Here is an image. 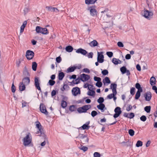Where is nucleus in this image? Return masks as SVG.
Masks as SVG:
<instances>
[{"label":"nucleus","mask_w":157,"mask_h":157,"mask_svg":"<svg viewBox=\"0 0 157 157\" xmlns=\"http://www.w3.org/2000/svg\"><path fill=\"white\" fill-rule=\"evenodd\" d=\"M22 141L23 144L25 146H27L29 145L31 143L32 141V136L30 133H28L23 138Z\"/></svg>","instance_id":"f257e3e1"},{"label":"nucleus","mask_w":157,"mask_h":157,"mask_svg":"<svg viewBox=\"0 0 157 157\" xmlns=\"http://www.w3.org/2000/svg\"><path fill=\"white\" fill-rule=\"evenodd\" d=\"M76 138H78L80 139L82 144H84L88 143L89 139L86 135H84L82 134H79Z\"/></svg>","instance_id":"f03ea898"},{"label":"nucleus","mask_w":157,"mask_h":157,"mask_svg":"<svg viewBox=\"0 0 157 157\" xmlns=\"http://www.w3.org/2000/svg\"><path fill=\"white\" fill-rule=\"evenodd\" d=\"M36 31L37 33H41L43 34L46 35L48 33L46 28H43L39 26L36 27Z\"/></svg>","instance_id":"7ed1b4c3"},{"label":"nucleus","mask_w":157,"mask_h":157,"mask_svg":"<svg viewBox=\"0 0 157 157\" xmlns=\"http://www.w3.org/2000/svg\"><path fill=\"white\" fill-rule=\"evenodd\" d=\"M91 108L90 105H85L82 107L78 108L77 109V111L79 113H86L89 109Z\"/></svg>","instance_id":"20e7f679"},{"label":"nucleus","mask_w":157,"mask_h":157,"mask_svg":"<svg viewBox=\"0 0 157 157\" xmlns=\"http://www.w3.org/2000/svg\"><path fill=\"white\" fill-rule=\"evenodd\" d=\"M153 13L152 11L144 9V16L148 20H150L152 18Z\"/></svg>","instance_id":"39448f33"},{"label":"nucleus","mask_w":157,"mask_h":157,"mask_svg":"<svg viewBox=\"0 0 157 157\" xmlns=\"http://www.w3.org/2000/svg\"><path fill=\"white\" fill-rule=\"evenodd\" d=\"M87 10L90 12V14L92 16L96 15L97 12L95 9V6H92L88 7Z\"/></svg>","instance_id":"423d86ee"},{"label":"nucleus","mask_w":157,"mask_h":157,"mask_svg":"<svg viewBox=\"0 0 157 157\" xmlns=\"http://www.w3.org/2000/svg\"><path fill=\"white\" fill-rule=\"evenodd\" d=\"M34 55V53L32 51L28 50L26 53L25 56L27 59L29 60L32 59Z\"/></svg>","instance_id":"0eeeda50"},{"label":"nucleus","mask_w":157,"mask_h":157,"mask_svg":"<svg viewBox=\"0 0 157 157\" xmlns=\"http://www.w3.org/2000/svg\"><path fill=\"white\" fill-rule=\"evenodd\" d=\"M103 53V52H101L100 53L98 52L97 61L99 63H102L104 61V56Z\"/></svg>","instance_id":"6e6552de"},{"label":"nucleus","mask_w":157,"mask_h":157,"mask_svg":"<svg viewBox=\"0 0 157 157\" xmlns=\"http://www.w3.org/2000/svg\"><path fill=\"white\" fill-rule=\"evenodd\" d=\"M36 126L38 129V131L36 132V134L40 133V136H42L44 133H43V129L41 128V126L39 122H36Z\"/></svg>","instance_id":"1a4fd4ad"},{"label":"nucleus","mask_w":157,"mask_h":157,"mask_svg":"<svg viewBox=\"0 0 157 157\" xmlns=\"http://www.w3.org/2000/svg\"><path fill=\"white\" fill-rule=\"evenodd\" d=\"M114 112L115 113L114 114L113 117L115 118H117L119 116L122 112L121 111V110L120 108L119 107H116L115 109Z\"/></svg>","instance_id":"9d476101"},{"label":"nucleus","mask_w":157,"mask_h":157,"mask_svg":"<svg viewBox=\"0 0 157 157\" xmlns=\"http://www.w3.org/2000/svg\"><path fill=\"white\" fill-rule=\"evenodd\" d=\"M90 78L89 75L83 74L81 75L80 79L82 82H85L88 80Z\"/></svg>","instance_id":"9b49d317"},{"label":"nucleus","mask_w":157,"mask_h":157,"mask_svg":"<svg viewBox=\"0 0 157 157\" xmlns=\"http://www.w3.org/2000/svg\"><path fill=\"white\" fill-rule=\"evenodd\" d=\"M72 92L74 95L76 96L78 94H80V90L79 88L75 87L72 89Z\"/></svg>","instance_id":"f8f14e48"},{"label":"nucleus","mask_w":157,"mask_h":157,"mask_svg":"<svg viewBox=\"0 0 157 157\" xmlns=\"http://www.w3.org/2000/svg\"><path fill=\"white\" fill-rule=\"evenodd\" d=\"M40 110L41 112L46 115H48V112L47 111L46 107L43 104H41L40 105Z\"/></svg>","instance_id":"ddd939ff"},{"label":"nucleus","mask_w":157,"mask_h":157,"mask_svg":"<svg viewBox=\"0 0 157 157\" xmlns=\"http://www.w3.org/2000/svg\"><path fill=\"white\" fill-rule=\"evenodd\" d=\"M46 8L48 11L51 12H55L56 13H58L59 12V10L56 8L53 7L52 6H47L46 7Z\"/></svg>","instance_id":"4468645a"},{"label":"nucleus","mask_w":157,"mask_h":157,"mask_svg":"<svg viewBox=\"0 0 157 157\" xmlns=\"http://www.w3.org/2000/svg\"><path fill=\"white\" fill-rule=\"evenodd\" d=\"M144 96L146 101H149L151 98V93L150 92H147L144 94Z\"/></svg>","instance_id":"2eb2a0df"},{"label":"nucleus","mask_w":157,"mask_h":157,"mask_svg":"<svg viewBox=\"0 0 157 157\" xmlns=\"http://www.w3.org/2000/svg\"><path fill=\"white\" fill-rule=\"evenodd\" d=\"M30 82V80L29 77H25L23 78L21 83L25 85H28Z\"/></svg>","instance_id":"dca6fc26"},{"label":"nucleus","mask_w":157,"mask_h":157,"mask_svg":"<svg viewBox=\"0 0 157 157\" xmlns=\"http://www.w3.org/2000/svg\"><path fill=\"white\" fill-rule=\"evenodd\" d=\"M76 52L78 53H80L83 55H86L87 53V52L85 50L82 48L78 49L76 51Z\"/></svg>","instance_id":"f3484780"},{"label":"nucleus","mask_w":157,"mask_h":157,"mask_svg":"<svg viewBox=\"0 0 157 157\" xmlns=\"http://www.w3.org/2000/svg\"><path fill=\"white\" fill-rule=\"evenodd\" d=\"M35 85L38 90H40V91H41V88L40 86V83H39V80L37 77L35 78Z\"/></svg>","instance_id":"a211bd4d"},{"label":"nucleus","mask_w":157,"mask_h":157,"mask_svg":"<svg viewBox=\"0 0 157 157\" xmlns=\"http://www.w3.org/2000/svg\"><path fill=\"white\" fill-rule=\"evenodd\" d=\"M112 62L115 65H117L118 64H121V61L118 59L115 58H113L112 60Z\"/></svg>","instance_id":"6ab92c4d"},{"label":"nucleus","mask_w":157,"mask_h":157,"mask_svg":"<svg viewBox=\"0 0 157 157\" xmlns=\"http://www.w3.org/2000/svg\"><path fill=\"white\" fill-rule=\"evenodd\" d=\"M23 75L24 76L29 77L30 76V74L27 69L26 67H25L24 70L23 72Z\"/></svg>","instance_id":"aec40b11"},{"label":"nucleus","mask_w":157,"mask_h":157,"mask_svg":"<svg viewBox=\"0 0 157 157\" xmlns=\"http://www.w3.org/2000/svg\"><path fill=\"white\" fill-rule=\"evenodd\" d=\"M90 46L91 47H95L98 45L97 41L96 40H94L89 43Z\"/></svg>","instance_id":"412c9836"},{"label":"nucleus","mask_w":157,"mask_h":157,"mask_svg":"<svg viewBox=\"0 0 157 157\" xmlns=\"http://www.w3.org/2000/svg\"><path fill=\"white\" fill-rule=\"evenodd\" d=\"M105 107V105L103 104H100L97 106V108L98 109L101 110L102 112H103L104 111V109Z\"/></svg>","instance_id":"4be33fe9"},{"label":"nucleus","mask_w":157,"mask_h":157,"mask_svg":"<svg viewBox=\"0 0 157 157\" xmlns=\"http://www.w3.org/2000/svg\"><path fill=\"white\" fill-rule=\"evenodd\" d=\"M25 85L20 82L19 84V90L20 91H22L25 90Z\"/></svg>","instance_id":"5701e85b"},{"label":"nucleus","mask_w":157,"mask_h":157,"mask_svg":"<svg viewBox=\"0 0 157 157\" xmlns=\"http://www.w3.org/2000/svg\"><path fill=\"white\" fill-rule=\"evenodd\" d=\"M97 0H85V3L87 5L94 4Z\"/></svg>","instance_id":"b1692460"},{"label":"nucleus","mask_w":157,"mask_h":157,"mask_svg":"<svg viewBox=\"0 0 157 157\" xmlns=\"http://www.w3.org/2000/svg\"><path fill=\"white\" fill-rule=\"evenodd\" d=\"M156 80L155 78L152 76L151 77L150 79V83L152 86L155 85Z\"/></svg>","instance_id":"393cba45"},{"label":"nucleus","mask_w":157,"mask_h":157,"mask_svg":"<svg viewBox=\"0 0 157 157\" xmlns=\"http://www.w3.org/2000/svg\"><path fill=\"white\" fill-rule=\"evenodd\" d=\"M90 123V121H89L88 122L86 123V124H83L82 126V127L83 129H88L90 128V126L88 125Z\"/></svg>","instance_id":"a878e982"},{"label":"nucleus","mask_w":157,"mask_h":157,"mask_svg":"<svg viewBox=\"0 0 157 157\" xmlns=\"http://www.w3.org/2000/svg\"><path fill=\"white\" fill-rule=\"evenodd\" d=\"M77 68V67H72L68 68L67 69L68 72H71L74 71Z\"/></svg>","instance_id":"bb28decb"},{"label":"nucleus","mask_w":157,"mask_h":157,"mask_svg":"<svg viewBox=\"0 0 157 157\" xmlns=\"http://www.w3.org/2000/svg\"><path fill=\"white\" fill-rule=\"evenodd\" d=\"M142 91H141V90H139V91H137L135 95V98L136 99H138L139 98L140 95V92H141Z\"/></svg>","instance_id":"cd10ccee"},{"label":"nucleus","mask_w":157,"mask_h":157,"mask_svg":"<svg viewBox=\"0 0 157 157\" xmlns=\"http://www.w3.org/2000/svg\"><path fill=\"white\" fill-rule=\"evenodd\" d=\"M64 76L65 75L63 72H61L59 73V74L58 75L59 79L60 80H62L63 79Z\"/></svg>","instance_id":"c85d7f7f"},{"label":"nucleus","mask_w":157,"mask_h":157,"mask_svg":"<svg viewBox=\"0 0 157 157\" xmlns=\"http://www.w3.org/2000/svg\"><path fill=\"white\" fill-rule=\"evenodd\" d=\"M66 51L69 52H71L73 50V47L71 46H68L66 47Z\"/></svg>","instance_id":"c756f323"},{"label":"nucleus","mask_w":157,"mask_h":157,"mask_svg":"<svg viewBox=\"0 0 157 157\" xmlns=\"http://www.w3.org/2000/svg\"><path fill=\"white\" fill-rule=\"evenodd\" d=\"M37 67V63L36 62H33L32 63V68L33 70L36 71Z\"/></svg>","instance_id":"7c9ffc66"},{"label":"nucleus","mask_w":157,"mask_h":157,"mask_svg":"<svg viewBox=\"0 0 157 157\" xmlns=\"http://www.w3.org/2000/svg\"><path fill=\"white\" fill-rule=\"evenodd\" d=\"M120 70L122 74H124L126 73L127 69L125 67L123 66L120 68Z\"/></svg>","instance_id":"2f4dec72"},{"label":"nucleus","mask_w":157,"mask_h":157,"mask_svg":"<svg viewBox=\"0 0 157 157\" xmlns=\"http://www.w3.org/2000/svg\"><path fill=\"white\" fill-rule=\"evenodd\" d=\"M69 86L67 84H64L62 88H61V90L62 91H64L65 90H68Z\"/></svg>","instance_id":"473e14b6"},{"label":"nucleus","mask_w":157,"mask_h":157,"mask_svg":"<svg viewBox=\"0 0 157 157\" xmlns=\"http://www.w3.org/2000/svg\"><path fill=\"white\" fill-rule=\"evenodd\" d=\"M103 82L104 83H110V81L108 77H106L103 80Z\"/></svg>","instance_id":"72a5a7b5"},{"label":"nucleus","mask_w":157,"mask_h":157,"mask_svg":"<svg viewBox=\"0 0 157 157\" xmlns=\"http://www.w3.org/2000/svg\"><path fill=\"white\" fill-rule=\"evenodd\" d=\"M151 109V107L150 106H146L144 108L145 111L147 113H149L150 112Z\"/></svg>","instance_id":"f704fd0d"},{"label":"nucleus","mask_w":157,"mask_h":157,"mask_svg":"<svg viewBox=\"0 0 157 157\" xmlns=\"http://www.w3.org/2000/svg\"><path fill=\"white\" fill-rule=\"evenodd\" d=\"M136 87L138 89V91H139V90H141V91H143L142 88L141 87L140 84L138 83H137L135 85Z\"/></svg>","instance_id":"c9c22d12"},{"label":"nucleus","mask_w":157,"mask_h":157,"mask_svg":"<svg viewBox=\"0 0 157 157\" xmlns=\"http://www.w3.org/2000/svg\"><path fill=\"white\" fill-rule=\"evenodd\" d=\"M67 105V102L64 101H62L61 103V106L63 108H65Z\"/></svg>","instance_id":"e433bc0d"},{"label":"nucleus","mask_w":157,"mask_h":157,"mask_svg":"<svg viewBox=\"0 0 157 157\" xmlns=\"http://www.w3.org/2000/svg\"><path fill=\"white\" fill-rule=\"evenodd\" d=\"M143 145L142 142L140 140H138L136 144V146L137 147H139L142 146Z\"/></svg>","instance_id":"4c0bfd02"},{"label":"nucleus","mask_w":157,"mask_h":157,"mask_svg":"<svg viewBox=\"0 0 157 157\" xmlns=\"http://www.w3.org/2000/svg\"><path fill=\"white\" fill-rule=\"evenodd\" d=\"M87 94L89 96H93L95 94V92L93 90H90L88 92Z\"/></svg>","instance_id":"58836bf2"},{"label":"nucleus","mask_w":157,"mask_h":157,"mask_svg":"<svg viewBox=\"0 0 157 157\" xmlns=\"http://www.w3.org/2000/svg\"><path fill=\"white\" fill-rule=\"evenodd\" d=\"M79 148L80 149L83 151L84 152L87 151L88 149L87 147L82 145L80 147H79Z\"/></svg>","instance_id":"ea45409f"},{"label":"nucleus","mask_w":157,"mask_h":157,"mask_svg":"<svg viewBox=\"0 0 157 157\" xmlns=\"http://www.w3.org/2000/svg\"><path fill=\"white\" fill-rule=\"evenodd\" d=\"M104 101V99L102 97H100L97 100L98 102L100 104H102Z\"/></svg>","instance_id":"a19ab883"},{"label":"nucleus","mask_w":157,"mask_h":157,"mask_svg":"<svg viewBox=\"0 0 157 157\" xmlns=\"http://www.w3.org/2000/svg\"><path fill=\"white\" fill-rule=\"evenodd\" d=\"M69 109L71 112L74 111L75 110V106L74 105H71L69 107Z\"/></svg>","instance_id":"79ce46f5"},{"label":"nucleus","mask_w":157,"mask_h":157,"mask_svg":"<svg viewBox=\"0 0 157 157\" xmlns=\"http://www.w3.org/2000/svg\"><path fill=\"white\" fill-rule=\"evenodd\" d=\"M134 131L132 129H130L128 131V133L129 135L131 136H132L134 135Z\"/></svg>","instance_id":"37998d69"},{"label":"nucleus","mask_w":157,"mask_h":157,"mask_svg":"<svg viewBox=\"0 0 157 157\" xmlns=\"http://www.w3.org/2000/svg\"><path fill=\"white\" fill-rule=\"evenodd\" d=\"M117 85L115 83H112L110 86L111 89H116Z\"/></svg>","instance_id":"c03bdc74"},{"label":"nucleus","mask_w":157,"mask_h":157,"mask_svg":"<svg viewBox=\"0 0 157 157\" xmlns=\"http://www.w3.org/2000/svg\"><path fill=\"white\" fill-rule=\"evenodd\" d=\"M80 78H78L76 79L75 81H73V82L74 84H78L80 82Z\"/></svg>","instance_id":"a18cd8bd"},{"label":"nucleus","mask_w":157,"mask_h":157,"mask_svg":"<svg viewBox=\"0 0 157 157\" xmlns=\"http://www.w3.org/2000/svg\"><path fill=\"white\" fill-rule=\"evenodd\" d=\"M97 114H98L97 112L95 110H93V111H92V112L91 113V115L93 117H94L95 116L97 115Z\"/></svg>","instance_id":"49530a36"},{"label":"nucleus","mask_w":157,"mask_h":157,"mask_svg":"<svg viewBox=\"0 0 157 157\" xmlns=\"http://www.w3.org/2000/svg\"><path fill=\"white\" fill-rule=\"evenodd\" d=\"M135 88L134 87H132L130 90V94H131L133 95L135 93Z\"/></svg>","instance_id":"de8ad7c7"},{"label":"nucleus","mask_w":157,"mask_h":157,"mask_svg":"<svg viewBox=\"0 0 157 157\" xmlns=\"http://www.w3.org/2000/svg\"><path fill=\"white\" fill-rule=\"evenodd\" d=\"M48 83H49V84L51 86H53L54 84L55 83V82L53 80H50L49 81V82H48Z\"/></svg>","instance_id":"09e8293b"},{"label":"nucleus","mask_w":157,"mask_h":157,"mask_svg":"<svg viewBox=\"0 0 157 157\" xmlns=\"http://www.w3.org/2000/svg\"><path fill=\"white\" fill-rule=\"evenodd\" d=\"M102 83L101 81L97 82L96 83V86L98 87H101L102 86Z\"/></svg>","instance_id":"8fccbe9b"},{"label":"nucleus","mask_w":157,"mask_h":157,"mask_svg":"<svg viewBox=\"0 0 157 157\" xmlns=\"http://www.w3.org/2000/svg\"><path fill=\"white\" fill-rule=\"evenodd\" d=\"M146 119L147 118L144 115H143L140 117V120L143 121H145L146 120Z\"/></svg>","instance_id":"3c124183"},{"label":"nucleus","mask_w":157,"mask_h":157,"mask_svg":"<svg viewBox=\"0 0 157 157\" xmlns=\"http://www.w3.org/2000/svg\"><path fill=\"white\" fill-rule=\"evenodd\" d=\"M94 80L95 81H97V82H98L101 81V79L100 77H97L96 76H94Z\"/></svg>","instance_id":"603ef678"},{"label":"nucleus","mask_w":157,"mask_h":157,"mask_svg":"<svg viewBox=\"0 0 157 157\" xmlns=\"http://www.w3.org/2000/svg\"><path fill=\"white\" fill-rule=\"evenodd\" d=\"M11 90L13 93H14L16 90V88L14 85V83H13L11 87Z\"/></svg>","instance_id":"864d4df0"},{"label":"nucleus","mask_w":157,"mask_h":157,"mask_svg":"<svg viewBox=\"0 0 157 157\" xmlns=\"http://www.w3.org/2000/svg\"><path fill=\"white\" fill-rule=\"evenodd\" d=\"M106 54L110 58L113 56V53L112 52H106Z\"/></svg>","instance_id":"5fc2aeb1"},{"label":"nucleus","mask_w":157,"mask_h":157,"mask_svg":"<svg viewBox=\"0 0 157 157\" xmlns=\"http://www.w3.org/2000/svg\"><path fill=\"white\" fill-rule=\"evenodd\" d=\"M101 73L103 75H105L108 74V71L106 70H105L102 71Z\"/></svg>","instance_id":"6e6d98bb"},{"label":"nucleus","mask_w":157,"mask_h":157,"mask_svg":"<svg viewBox=\"0 0 157 157\" xmlns=\"http://www.w3.org/2000/svg\"><path fill=\"white\" fill-rule=\"evenodd\" d=\"M134 117V114L133 113H131L129 114H128V118L130 119L133 118Z\"/></svg>","instance_id":"4d7b16f0"},{"label":"nucleus","mask_w":157,"mask_h":157,"mask_svg":"<svg viewBox=\"0 0 157 157\" xmlns=\"http://www.w3.org/2000/svg\"><path fill=\"white\" fill-rule=\"evenodd\" d=\"M29 11V9L28 8V7H25L24 8V14H26Z\"/></svg>","instance_id":"13d9d810"},{"label":"nucleus","mask_w":157,"mask_h":157,"mask_svg":"<svg viewBox=\"0 0 157 157\" xmlns=\"http://www.w3.org/2000/svg\"><path fill=\"white\" fill-rule=\"evenodd\" d=\"M94 157H100V155L99 153L98 152H95L94 154Z\"/></svg>","instance_id":"bf43d9fd"},{"label":"nucleus","mask_w":157,"mask_h":157,"mask_svg":"<svg viewBox=\"0 0 157 157\" xmlns=\"http://www.w3.org/2000/svg\"><path fill=\"white\" fill-rule=\"evenodd\" d=\"M117 44V45L118 46L122 48V47H124V46L123 44L121 42H118Z\"/></svg>","instance_id":"052dcab7"},{"label":"nucleus","mask_w":157,"mask_h":157,"mask_svg":"<svg viewBox=\"0 0 157 157\" xmlns=\"http://www.w3.org/2000/svg\"><path fill=\"white\" fill-rule=\"evenodd\" d=\"M93 53L92 52H90L88 54L87 56L88 58H92L93 57Z\"/></svg>","instance_id":"680f3d73"},{"label":"nucleus","mask_w":157,"mask_h":157,"mask_svg":"<svg viewBox=\"0 0 157 157\" xmlns=\"http://www.w3.org/2000/svg\"><path fill=\"white\" fill-rule=\"evenodd\" d=\"M56 60L58 63H59L61 61V59L60 56L57 57L56 59Z\"/></svg>","instance_id":"e2e57ef3"},{"label":"nucleus","mask_w":157,"mask_h":157,"mask_svg":"<svg viewBox=\"0 0 157 157\" xmlns=\"http://www.w3.org/2000/svg\"><path fill=\"white\" fill-rule=\"evenodd\" d=\"M114 96H115L114 95L111 94L108 95L107 96V98L109 99H111L113 98Z\"/></svg>","instance_id":"0e129e2a"},{"label":"nucleus","mask_w":157,"mask_h":157,"mask_svg":"<svg viewBox=\"0 0 157 157\" xmlns=\"http://www.w3.org/2000/svg\"><path fill=\"white\" fill-rule=\"evenodd\" d=\"M128 107L126 108V110L127 111H129L132 108V106L131 105H128Z\"/></svg>","instance_id":"69168bd1"},{"label":"nucleus","mask_w":157,"mask_h":157,"mask_svg":"<svg viewBox=\"0 0 157 157\" xmlns=\"http://www.w3.org/2000/svg\"><path fill=\"white\" fill-rule=\"evenodd\" d=\"M131 57V56L130 54H127L125 58L127 59H130Z\"/></svg>","instance_id":"338daca9"},{"label":"nucleus","mask_w":157,"mask_h":157,"mask_svg":"<svg viewBox=\"0 0 157 157\" xmlns=\"http://www.w3.org/2000/svg\"><path fill=\"white\" fill-rule=\"evenodd\" d=\"M152 89L155 91V92L157 94V87L156 86H152Z\"/></svg>","instance_id":"774afa93"}]
</instances>
